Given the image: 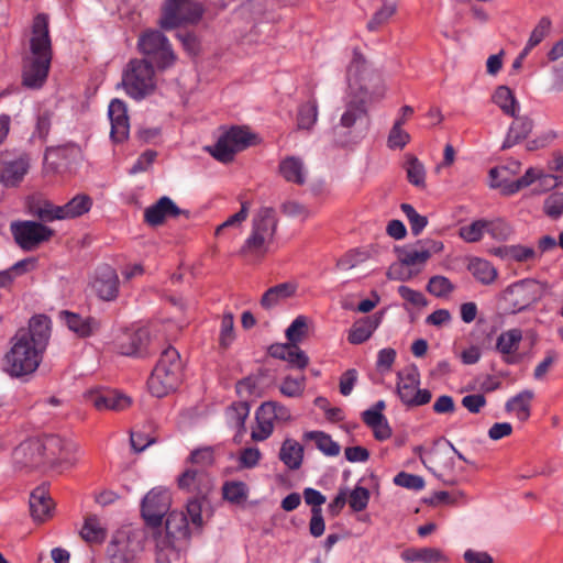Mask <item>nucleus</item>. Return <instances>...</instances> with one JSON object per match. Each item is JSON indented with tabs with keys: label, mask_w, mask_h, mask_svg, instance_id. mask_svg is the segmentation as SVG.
Instances as JSON below:
<instances>
[{
	"label": "nucleus",
	"mask_w": 563,
	"mask_h": 563,
	"mask_svg": "<svg viewBox=\"0 0 563 563\" xmlns=\"http://www.w3.org/2000/svg\"><path fill=\"white\" fill-rule=\"evenodd\" d=\"M30 49L31 55L24 58L22 79L25 87L37 89L46 81L52 60L46 14H37L33 21Z\"/></svg>",
	"instance_id": "1"
},
{
	"label": "nucleus",
	"mask_w": 563,
	"mask_h": 563,
	"mask_svg": "<svg viewBox=\"0 0 563 563\" xmlns=\"http://www.w3.org/2000/svg\"><path fill=\"white\" fill-rule=\"evenodd\" d=\"M367 101L368 92L362 86L349 97L340 122L333 128L338 144L345 146L357 143L366 135L371 122Z\"/></svg>",
	"instance_id": "2"
},
{
	"label": "nucleus",
	"mask_w": 563,
	"mask_h": 563,
	"mask_svg": "<svg viewBox=\"0 0 563 563\" xmlns=\"http://www.w3.org/2000/svg\"><path fill=\"white\" fill-rule=\"evenodd\" d=\"M184 362L179 352L168 345L159 354L158 361L147 380L150 393L162 398L176 390L183 382Z\"/></svg>",
	"instance_id": "3"
},
{
	"label": "nucleus",
	"mask_w": 563,
	"mask_h": 563,
	"mask_svg": "<svg viewBox=\"0 0 563 563\" xmlns=\"http://www.w3.org/2000/svg\"><path fill=\"white\" fill-rule=\"evenodd\" d=\"M278 225L276 210L262 207L253 216L252 230L241 247V254L254 260L263 258L269 251Z\"/></svg>",
	"instance_id": "4"
},
{
	"label": "nucleus",
	"mask_w": 563,
	"mask_h": 563,
	"mask_svg": "<svg viewBox=\"0 0 563 563\" xmlns=\"http://www.w3.org/2000/svg\"><path fill=\"white\" fill-rule=\"evenodd\" d=\"M43 352L30 344L22 335L10 340V349L1 360V369L11 378H24L33 375L38 368Z\"/></svg>",
	"instance_id": "5"
},
{
	"label": "nucleus",
	"mask_w": 563,
	"mask_h": 563,
	"mask_svg": "<svg viewBox=\"0 0 563 563\" xmlns=\"http://www.w3.org/2000/svg\"><path fill=\"white\" fill-rule=\"evenodd\" d=\"M155 561L156 563H170L178 558L176 542L189 537L188 517L183 511L168 512L165 522V532L154 528Z\"/></svg>",
	"instance_id": "6"
},
{
	"label": "nucleus",
	"mask_w": 563,
	"mask_h": 563,
	"mask_svg": "<svg viewBox=\"0 0 563 563\" xmlns=\"http://www.w3.org/2000/svg\"><path fill=\"white\" fill-rule=\"evenodd\" d=\"M122 87L125 93L136 100H143L156 88L155 69L147 59H131L122 75Z\"/></svg>",
	"instance_id": "7"
},
{
	"label": "nucleus",
	"mask_w": 563,
	"mask_h": 563,
	"mask_svg": "<svg viewBox=\"0 0 563 563\" xmlns=\"http://www.w3.org/2000/svg\"><path fill=\"white\" fill-rule=\"evenodd\" d=\"M203 14V8L196 0H166L159 19L164 30H174L185 24H196Z\"/></svg>",
	"instance_id": "8"
},
{
	"label": "nucleus",
	"mask_w": 563,
	"mask_h": 563,
	"mask_svg": "<svg viewBox=\"0 0 563 563\" xmlns=\"http://www.w3.org/2000/svg\"><path fill=\"white\" fill-rule=\"evenodd\" d=\"M137 48L161 69L170 67L176 60V55L168 38L157 30L143 32L139 37Z\"/></svg>",
	"instance_id": "9"
},
{
	"label": "nucleus",
	"mask_w": 563,
	"mask_h": 563,
	"mask_svg": "<svg viewBox=\"0 0 563 563\" xmlns=\"http://www.w3.org/2000/svg\"><path fill=\"white\" fill-rule=\"evenodd\" d=\"M544 295V284L526 278L509 285L503 291V300L506 301L511 312H519L532 303L539 301Z\"/></svg>",
	"instance_id": "10"
},
{
	"label": "nucleus",
	"mask_w": 563,
	"mask_h": 563,
	"mask_svg": "<svg viewBox=\"0 0 563 563\" xmlns=\"http://www.w3.org/2000/svg\"><path fill=\"white\" fill-rule=\"evenodd\" d=\"M255 135L246 128L232 126L218 139L210 153L217 161L229 163L233 161L238 152L249 147Z\"/></svg>",
	"instance_id": "11"
},
{
	"label": "nucleus",
	"mask_w": 563,
	"mask_h": 563,
	"mask_svg": "<svg viewBox=\"0 0 563 563\" xmlns=\"http://www.w3.org/2000/svg\"><path fill=\"white\" fill-rule=\"evenodd\" d=\"M397 394L407 407H419L430 402L432 394L429 389H420V374L416 366L397 374Z\"/></svg>",
	"instance_id": "12"
},
{
	"label": "nucleus",
	"mask_w": 563,
	"mask_h": 563,
	"mask_svg": "<svg viewBox=\"0 0 563 563\" xmlns=\"http://www.w3.org/2000/svg\"><path fill=\"white\" fill-rule=\"evenodd\" d=\"M40 440V446L45 464L51 466H70L76 461L78 448L75 443L62 439L59 435L49 434Z\"/></svg>",
	"instance_id": "13"
},
{
	"label": "nucleus",
	"mask_w": 563,
	"mask_h": 563,
	"mask_svg": "<svg viewBox=\"0 0 563 563\" xmlns=\"http://www.w3.org/2000/svg\"><path fill=\"white\" fill-rule=\"evenodd\" d=\"M142 550L139 536L128 530L114 533L107 547V555L110 563H131Z\"/></svg>",
	"instance_id": "14"
},
{
	"label": "nucleus",
	"mask_w": 563,
	"mask_h": 563,
	"mask_svg": "<svg viewBox=\"0 0 563 563\" xmlns=\"http://www.w3.org/2000/svg\"><path fill=\"white\" fill-rule=\"evenodd\" d=\"M172 497L168 489L154 487L142 500L141 512L146 525L154 528L162 526V520L168 514Z\"/></svg>",
	"instance_id": "15"
},
{
	"label": "nucleus",
	"mask_w": 563,
	"mask_h": 563,
	"mask_svg": "<svg viewBox=\"0 0 563 563\" xmlns=\"http://www.w3.org/2000/svg\"><path fill=\"white\" fill-rule=\"evenodd\" d=\"M11 232L15 242L23 249L31 251L41 243L48 241L54 231L35 221H18L11 223Z\"/></svg>",
	"instance_id": "16"
},
{
	"label": "nucleus",
	"mask_w": 563,
	"mask_h": 563,
	"mask_svg": "<svg viewBox=\"0 0 563 563\" xmlns=\"http://www.w3.org/2000/svg\"><path fill=\"white\" fill-rule=\"evenodd\" d=\"M443 250V243L434 240L418 241L413 245L396 247L398 261L409 267L423 265L433 253Z\"/></svg>",
	"instance_id": "17"
},
{
	"label": "nucleus",
	"mask_w": 563,
	"mask_h": 563,
	"mask_svg": "<svg viewBox=\"0 0 563 563\" xmlns=\"http://www.w3.org/2000/svg\"><path fill=\"white\" fill-rule=\"evenodd\" d=\"M12 462L16 470L32 471L45 465L37 438L27 439L20 443L12 453Z\"/></svg>",
	"instance_id": "18"
},
{
	"label": "nucleus",
	"mask_w": 563,
	"mask_h": 563,
	"mask_svg": "<svg viewBox=\"0 0 563 563\" xmlns=\"http://www.w3.org/2000/svg\"><path fill=\"white\" fill-rule=\"evenodd\" d=\"M150 343V333L145 328L126 330L115 340L117 351L125 356H144Z\"/></svg>",
	"instance_id": "19"
},
{
	"label": "nucleus",
	"mask_w": 563,
	"mask_h": 563,
	"mask_svg": "<svg viewBox=\"0 0 563 563\" xmlns=\"http://www.w3.org/2000/svg\"><path fill=\"white\" fill-rule=\"evenodd\" d=\"M88 404L98 410L121 411L131 405V399L113 389H96L85 394Z\"/></svg>",
	"instance_id": "20"
},
{
	"label": "nucleus",
	"mask_w": 563,
	"mask_h": 563,
	"mask_svg": "<svg viewBox=\"0 0 563 563\" xmlns=\"http://www.w3.org/2000/svg\"><path fill=\"white\" fill-rule=\"evenodd\" d=\"M180 214L189 218V211L179 209L169 197L163 196L145 209L144 221L151 227H158L164 223L166 218H176Z\"/></svg>",
	"instance_id": "21"
},
{
	"label": "nucleus",
	"mask_w": 563,
	"mask_h": 563,
	"mask_svg": "<svg viewBox=\"0 0 563 563\" xmlns=\"http://www.w3.org/2000/svg\"><path fill=\"white\" fill-rule=\"evenodd\" d=\"M49 319L46 316H35L30 320L27 329H20L15 335H23L36 349L45 352L51 336Z\"/></svg>",
	"instance_id": "22"
},
{
	"label": "nucleus",
	"mask_w": 563,
	"mask_h": 563,
	"mask_svg": "<svg viewBox=\"0 0 563 563\" xmlns=\"http://www.w3.org/2000/svg\"><path fill=\"white\" fill-rule=\"evenodd\" d=\"M108 115L111 122V139L117 143L125 141L130 132V122L125 102L120 99H113L109 104Z\"/></svg>",
	"instance_id": "23"
},
{
	"label": "nucleus",
	"mask_w": 563,
	"mask_h": 563,
	"mask_svg": "<svg viewBox=\"0 0 563 563\" xmlns=\"http://www.w3.org/2000/svg\"><path fill=\"white\" fill-rule=\"evenodd\" d=\"M92 287L102 300H113L119 292V277L111 266L101 265L97 268Z\"/></svg>",
	"instance_id": "24"
},
{
	"label": "nucleus",
	"mask_w": 563,
	"mask_h": 563,
	"mask_svg": "<svg viewBox=\"0 0 563 563\" xmlns=\"http://www.w3.org/2000/svg\"><path fill=\"white\" fill-rule=\"evenodd\" d=\"M178 486L197 496L205 497L212 488L210 476L201 468H187L178 478Z\"/></svg>",
	"instance_id": "25"
},
{
	"label": "nucleus",
	"mask_w": 563,
	"mask_h": 563,
	"mask_svg": "<svg viewBox=\"0 0 563 563\" xmlns=\"http://www.w3.org/2000/svg\"><path fill=\"white\" fill-rule=\"evenodd\" d=\"M29 170V159L21 155L14 159H7V155L0 156V181L5 186L19 184Z\"/></svg>",
	"instance_id": "26"
},
{
	"label": "nucleus",
	"mask_w": 563,
	"mask_h": 563,
	"mask_svg": "<svg viewBox=\"0 0 563 563\" xmlns=\"http://www.w3.org/2000/svg\"><path fill=\"white\" fill-rule=\"evenodd\" d=\"M383 317L384 311H378L372 316L356 320L349 332V342L351 344H362L367 341L375 332V330L380 325Z\"/></svg>",
	"instance_id": "27"
},
{
	"label": "nucleus",
	"mask_w": 563,
	"mask_h": 563,
	"mask_svg": "<svg viewBox=\"0 0 563 563\" xmlns=\"http://www.w3.org/2000/svg\"><path fill=\"white\" fill-rule=\"evenodd\" d=\"M269 354L275 358L287 361L291 367L299 369L305 368L309 362L308 356L298 344H274L269 347Z\"/></svg>",
	"instance_id": "28"
},
{
	"label": "nucleus",
	"mask_w": 563,
	"mask_h": 563,
	"mask_svg": "<svg viewBox=\"0 0 563 563\" xmlns=\"http://www.w3.org/2000/svg\"><path fill=\"white\" fill-rule=\"evenodd\" d=\"M27 211L31 216L38 218L43 222H53L60 220L59 206L54 205L47 199L41 197H30L26 202Z\"/></svg>",
	"instance_id": "29"
},
{
	"label": "nucleus",
	"mask_w": 563,
	"mask_h": 563,
	"mask_svg": "<svg viewBox=\"0 0 563 563\" xmlns=\"http://www.w3.org/2000/svg\"><path fill=\"white\" fill-rule=\"evenodd\" d=\"M59 316L67 328L80 338L91 335L99 328V322L91 317L84 318L69 311H62Z\"/></svg>",
	"instance_id": "30"
},
{
	"label": "nucleus",
	"mask_w": 563,
	"mask_h": 563,
	"mask_svg": "<svg viewBox=\"0 0 563 563\" xmlns=\"http://www.w3.org/2000/svg\"><path fill=\"white\" fill-rule=\"evenodd\" d=\"M53 501L45 487L35 488L30 496V511L35 521L46 520L52 512Z\"/></svg>",
	"instance_id": "31"
},
{
	"label": "nucleus",
	"mask_w": 563,
	"mask_h": 563,
	"mask_svg": "<svg viewBox=\"0 0 563 563\" xmlns=\"http://www.w3.org/2000/svg\"><path fill=\"white\" fill-rule=\"evenodd\" d=\"M279 173L285 180L296 185H303L307 178V169L303 161L297 156H287L279 163Z\"/></svg>",
	"instance_id": "32"
},
{
	"label": "nucleus",
	"mask_w": 563,
	"mask_h": 563,
	"mask_svg": "<svg viewBox=\"0 0 563 563\" xmlns=\"http://www.w3.org/2000/svg\"><path fill=\"white\" fill-rule=\"evenodd\" d=\"M400 558L407 563H441L448 561L444 553L437 548H408L401 552Z\"/></svg>",
	"instance_id": "33"
},
{
	"label": "nucleus",
	"mask_w": 563,
	"mask_h": 563,
	"mask_svg": "<svg viewBox=\"0 0 563 563\" xmlns=\"http://www.w3.org/2000/svg\"><path fill=\"white\" fill-rule=\"evenodd\" d=\"M521 340L522 332L520 329H510L498 336L496 350L504 355V361L506 363H514L510 355L518 351Z\"/></svg>",
	"instance_id": "34"
},
{
	"label": "nucleus",
	"mask_w": 563,
	"mask_h": 563,
	"mask_svg": "<svg viewBox=\"0 0 563 563\" xmlns=\"http://www.w3.org/2000/svg\"><path fill=\"white\" fill-rule=\"evenodd\" d=\"M515 120L509 126L506 139L503 143V150L510 148L521 140L526 139L533 128V122L527 117H514Z\"/></svg>",
	"instance_id": "35"
},
{
	"label": "nucleus",
	"mask_w": 563,
	"mask_h": 563,
	"mask_svg": "<svg viewBox=\"0 0 563 563\" xmlns=\"http://www.w3.org/2000/svg\"><path fill=\"white\" fill-rule=\"evenodd\" d=\"M279 460L289 468L298 470L303 460V448L294 439H286L279 451Z\"/></svg>",
	"instance_id": "36"
},
{
	"label": "nucleus",
	"mask_w": 563,
	"mask_h": 563,
	"mask_svg": "<svg viewBox=\"0 0 563 563\" xmlns=\"http://www.w3.org/2000/svg\"><path fill=\"white\" fill-rule=\"evenodd\" d=\"M533 397L532 390H522L507 400L505 409L507 412H514L520 421H526L530 417V406Z\"/></svg>",
	"instance_id": "37"
},
{
	"label": "nucleus",
	"mask_w": 563,
	"mask_h": 563,
	"mask_svg": "<svg viewBox=\"0 0 563 563\" xmlns=\"http://www.w3.org/2000/svg\"><path fill=\"white\" fill-rule=\"evenodd\" d=\"M467 268L473 277L483 285H490L498 277L496 267L490 262L479 257L472 258Z\"/></svg>",
	"instance_id": "38"
},
{
	"label": "nucleus",
	"mask_w": 563,
	"mask_h": 563,
	"mask_svg": "<svg viewBox=\"0 0 563 563\" xmlns=\"http://www.w3.org/2000/svg\"><path fill=\"white\" fill-rule=\"evenodd\" d=\"M498 224H489L487 220H476L468 225L460 228L459 235L465 242L475 243L482 240L484 233L487 232L490 235H496V229Z\"/></svg>",
	"instance_id": "39"
},
{
	"label": "nucleus",
	"mask_w": 563,
	"mask_h": 563,
	"mask_svg": "<svg viewBox=\"0 0 563 563\" xmlns=\"http://www.w3.org/2000/svg\"><path fill=\"white\" fill-rule=\"evenodd\" d=\"M296 292V286L291 283H282L268 288L261 299V305L265 309H271L280 301L291 297Z\"/></svg>",
	"instance_id": "40"
},
{
	"label": "nucleus",
	"mask_w": 563,
	"mask_h": 563,
	"mask_svg": "<svg viewBox=\"0 0 563 563\" xmlns=\"http://www.w3.org/2000/svg\"><path fill=\"white\" fill-rule=\"evenodd\" d=\"M92 206V200L87 195H76L64 206H59L60 220L74 219L87 213Z\"/></svg>",
	"instance_id": "41"
},
{
	"label": "nucleus",
	"mask_w": 563,
	"mask_h": 563,
	"mask_svg": "<svg viewBox=\"0 0 563 563\" xmlns=\"http://www.w3.org/2000/svg\"><path fill=\"white\" fill-rule=\"evenodd\" d=\"M250 415V406L246 401H238L227 408L224 417L229 427L242 432L245 429V420Z\"/></svg>",
	"instance_id": "42"
},
{
	"label": "nucleus",
	"mask_w": 563,
	"mask_h": 563,
	"mask_svg": "<svg viewBox=\"0 0 563 563\" xmlns=\"http://www.w3.org/2000/svg\"><path fill=\"white\" fill-rule=\"evenodd\" d=\"M35 258H24L4 271H0V287L8 288L13 282L35 267Z\"/></svg>",
	"instance_id": "43"
},
{
	"label": "nucleus",
	"mask_w": 563,
	"mask_h": 563,
	"mask_svg": "<svg viewBox=\"0 0 563 563\" xmlns=\"http://www.w3.org/2000/svg\"><path fill=\"white\" fill-rule=\"evenodd\" d=\"M80 536L88 543H101L107 537V530L97 516L90 515L85 519Z\"/></svg>",
	"instance_id": "44"
},
{
	"label": "nucleus",
	"mask_w": 563,
	"mask_h": 563,
	"mask_svg": "<svg viewBox=\"0 0 563 563\" xmlns=\"http://www.w3.org/2000/svg\"><path fill=\"white\" fill-rule=\"evenodd\" d=\"M493 101L501 109V111L510 117H515L519 110V103L512 91L506 86H499L494 95Z\"/></svg>",
	"instance_id": "45"
},
{
	"label": "nucleus",
	"mask_w": 563,
	"mask_h": 563,
	"mask_svg": "<svg viewBox=\"0 0 563 563\" xmlns=\"http://www.w3.org/2000/svg\"><path fill=\"white\" fill-rule=\"evenodd\" d=\"M405 169L407 179L412 186L419 189L426 188V168L417 157L408 156Z\"/></svg>",
	"instance_id": "46"
},
{
	"label": "nucleus",
	"mask_w": 563,
	"mask_h": 563,
	"mask_svg": "<svg viewBox=\"0 0 563 563\" xmlns=\"http://www.w3.org/2000/svg\"><path fill=\"white\" fill-rule=\"evenodd\" d=\"M303 438L306 440H313L317 448L328 456H336L340 453V445L322 431L306 432Z\"/></svg>",
	"instance_id": "47"
},
{
	"label": "nucleus",
	"mask_w": 563,
	"mask_h": 563,
	"mask_svg": "<svg viewBox=\"0 0 563 563\" xmlns=\"http://www.w3.org/2000/svg\"><path fill=\"white\" fill-rule=\"evenodd\" d=\"M256 426L253 428L251 438L254 441H264L268 439L274 431V420L269 415L262 412V407L256 411Z\"/></svg>",
	"instance_id": "48"
},
{
	"label": "nucleus",
	"mask_w": 563,
	"mask_h": 563,
	"mask_svg": "<svg viewBox=\"0 0 563 563\" xmlns=\"http://www.w3.org/2000/svg\"><path fill=\"white\" fill-rule=\"evenodd\" d=\"M318 119V104L316 100L302 103L298 109L297 125L301 130H310Z\"/></svg>",
	"instance_id": "49"
},
{
	"label": "nucleus",
	"mask_w": 563,
	"mask_h": 563,
	"mask_svg": "<svg viewBox=\"0 0 563 563\" xmlns=\"http://www.w3.org/2000/svg\"><path fill=\"white\" fill-rule=\"evenodd\" d=\"M152 427L143 426L141 429H133L130 433V443L134 452H143L146 448L156 442L154 435L151 434Z\"/></svg>",
	"instance_id": "50"
},
{
	"label": "nucleus",
	"mask_w": 563,
	"mask_h": 563,
	"mask_svg": "<svg viewBox=\"0 0 563 563\" xmlns=\"http://www.w3.org/2000/svg\"><path fill=\"white\" fill-rule=\"evenodd\" d=\"M495 254L501 257H509L520 263L531 261L536 257L534 249L523 245L499 247L496 250Z\"/></svg>",
	"instance_id": "51"
},
{
	"label": "nucleus",
	"mask_w": 563,
	"mask_h": 563,
	"mask_svg": "<svg viewBox=\"0 0 563 563\" xmlns=\"http://www.w3.org/2000/svg\"><path fill=\"white\" fill-rule=\"evenodd\" d=\"M505 170H506L505 167H501V168L495 167L489 170V176L492 178V187L500 188L501 194L505 196H511V195L518 192L519 190H521L522 187H521V185H519L518 179L512 180V181H508L505 179L498 180L499 175L501 173H504Z\"/></svg>",
	"instance_id": "52"
},
{
	"label": "nucleus",
	"mask_w": 563,
	"mask_h": 563,
	"mask_svg": "<svg viewBox=\"0 0 563 563\" xmlns=\"http://www.w3.org/2000/svg\"><path fill=\"white\" fill-rule=\"evenodd\" d=\"M404 120L397 119L389 131L387 145L391 150L404 148L410 140V135L402 129Z\"/></svg>",
	"instance_id": "53"
},
{
	"label": "nucleus",
	"mask_w": 563,
	"mask_h": 563,
	"mask_svg": "<svg viewBox=\"0 0 563 563\" xmlns=\"http://www.w3.org/2000/svg\"><path fill=\"white\" fill-rule=\"evenodd\" d=\"M235 339L234 334V319L231 312H227L222 316L221 325H220V334H219V345L223 350H227Z\"/></svg>",
	"instance_id": "54"
},
{
	"label": "nucleus",
	"mask_w": 563,
	"mask_h": 563,
	"mask_svg": "<svg viewBox=\"0 0 563 563\" xmlns=\"http://www.w3.org/2000/svg\"><path fill=\"white\" fill-rule=\"evenodd\" d=\"M223 497L234 504H241L247 498V486L243 482H229L223 485Z\"/></svg>",
	"instance_id": "55"
},
{
	"label": "nucleus",
	"mask_w": 563,
	"mask_h": 563,
	"mask_svg": "<svg viewBox=\"0 0 563 563\" xmlns=\"http://www.w3.org/2000/svg\"><path fill=\"white\" fill-rule=\"evenodd\" d=\"M543 212L552 220L563 216V191L552 192L544 199Z\"/></svg>",
	"instance_id": "56"
},
{
	"label": "nucleus",
	"mask_w": 563,
	"mask_h": 563,
	"mask_svg": "<svg viewBox=\"0 0 563 563\" xmlns=\"http://www.w3.org/2000/svg\"><path fill=\"white\" fill-rule=\"evenodd\" d=\"M400 208L408 219L411 233L416 236L419 235L428 224L427 217L419 214L416 211V209L409 203H402Z\"/></svg>",
	"instance_id": "57"
},
{
	"label": "nucleus",
	"mask_w": 563,
	"mask_h": 563,
	"mask_svg": "<svg viewBox=\"0 0 563 563\" xmlns=\"http://www.w3.org/2000/svg\"><path fill=\"white\" fill-rule=\"evenodd\" d=\"M364 67H365V59H364L363 55L357 49H354L353 59L351 60V63L347 67V71H346L349 87L352 90V93L356 91V90H354V86H356L358 84V77H360L362 70L364 69Z\"/></svg>",
	"instance_id": "58"
},
{
	"label": "nucleus",
	"mask_w": 563,
	"mask_h": 563,
	"mask_svg": "<svg viewBox=\"0 0 563 563\" xmlns=\"http://www.w3.org/2000/svg\"><path fill=\"white\" fill-rule=\"evenodd\" d=\"M306 386L305 376L294 378L291 376H287L284 378L279 386L280 393L290 398H296L302 395Z\"/></svg>",
	"instance_id": "59"
},
{
	"label": "nucleus",
	"mask_w": 563,
	"mask_h": 563,
	"mask_svg": "<svg viewBox=\"0 0 563 563\" xmlns=\"http://www.w3.org/2000/svg\"><path fill=\"white\" fill-rule=\"evenodd\" d=\"M371 498L369 490L362 486H356L349 495L347 503L351 509L355 512L366 509Z\"/></svg>",
	"instance_id": "60"
},
{
	"label": "nucleus",
	"mask_w": 563,
	"mask_h": 563,
	"mask_svg": "<svg viewBox=\"0 0 563 563\" xmlns=\"http://www.w3.org/2000/svg\"><path fill=\"white\" fill-rule=\"evenodd\" d=\"M427 290L435 297H445L454 290V286L449 278L437 275L429 279Z\"/></svg>",
	"instance_id": "61"
},
{
	"label": "nucleus",
	"mask_w": 563,
	"mask_h": 563,
	"mask_svg": "<svg viewBox=\"0 0 563 563\" xmlns=\"http://www.w3.org/2000/svg\"><path fill=\"white\" fill-rule=\"evenodd\" d=\"M394 484L416 492L422 490L424 488V479L422 476L407 472H399L394 477Z\"/></svg>",
	"instance_id": "62"
},
{
	"label": "nucleus",
	"mask_w": 563,
	"mask_h": 563,
	"mask_svg": "<svg viewBox=\"0 0 563 563\" xmlns=\"http://www.w3.org/2000/svg\"><path fill=\"white\" fill-rule=\"evenodd\" d=\"M308 329L307 319L303 316H298L287 328L286 338L289 344H298L306 335Z\"/></svg>",
	"instance_id": "63"
},
{
	"label": "nucleus",
	"mask_w": 563,
	"mask_h": 563,
	"mask_svg": "<svg viewBox=\"0 0 563 563\" xmlns=\"http://www.w3.org/2000/svg\"><path fill=\"white\" fill-rule=\"evenodd\" d=\"M261 407L262 412L269 415L273 420L289 421L291 418L289 409L278 401H265Z\"/></svg>",
	"instance_id": "64"
}]
</instances>
